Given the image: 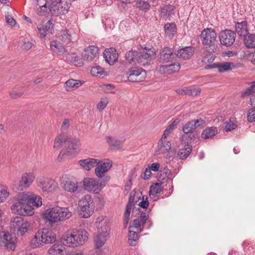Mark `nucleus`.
Instances as JSON below:
<instances>
[{
    "mask_svg": "<svg viewBox=\"0 0 255 255\" xmlns=\"http://www.w3.org/2000/svg\"><path fill=\"white\" fill-rule=\"evenodd\" d=\"M22 200L27 202V205H29L33 211V207L36 208L39 207L42 205V199L40 197L37 198V197H31L30 196L27 195L25 194V196L22 197Z\"/></svg>",
    "mask_w": 255,
    "mask_h": 255,
    "instance_id": "22",
    "label": "nucleus"
},
{
    "mask_svg": "<svg viewBox=\"0 0 255 255\" xmlns=\"http://www.w3.org/2000/svg\"><path fill=\"white\" fill-rule=\"evenodd\" d=\"M137 233L136 232L130 230L129 234L128 235V240L130 242L129 244L130 245H135L136 241L137 239Z\"/></svg>",
    "mask_w": 255,
    "mask_h": 255,
    "instance_id": "52",
    "label": "nucleus"
},
{
    "mask_svg": "<svg viewBox=\"0 0 255 255\" xmlns=\"http://www.w3.org/2000/svg\"><path fill=\"white\" fill-rule=\"evenodd\" d=\"M198 137V133L196 131H192L188 134H185L182 136V141H185L184 143L191 142Z\"/></svg>",
    "mask_w": 255,
    "mask_h": 255,
    "instance_id": "43",
    "label": "nucleus"
},
{
    "mask_svg": "<svg viewBox=\"0 0 255 255\" xmlns=\"http://www.w3.org/2000/svg\"><path fill=\"white\" fill-rule=\"evenodd\" d=\"M24 196H25L24 193L18 195L16 202L12 205L11 210L13 213L23 216H31L33 214L34 211H32V209L29 205H27V202L22 200Z\"/></svg>",
    "mask_w": 255,
    "mask_h": 255,
    "instance_id": "5",
    "label": "nucleus"
},
{
    "mask_svg": "<svg viewBox=\"0 0 255 255\" xmlns=\"http://www.w3.org/2000/svg\"><path fill=\"white\" fill-rule=\"evenodd\" d=\"M142 199V201L139 202L138 205L143 209H146L149 205L147 196H143Z\"/></svg>",
    "mask_w": 255,
    "mask_h": 255,
    "instance_id": "59",
    "label": "nucleus"
},
{
    "mask_svg": "<svg viewBox=\"0 0 255 255\" xmlns=\"http://www.w3.org/2000/svg\"><path fill=\"white\" fill-rule=\"evenodd\" d=\"M35 176L32 173H25L22 175L18 189L22 190V187H28L33 181Z\"/></svg>",
    "mask_w": 255,
    "mask_h": 255,
    "instance_id": "23",
    "label": "nucleus"
},
{
    "mask_svg": "<svg viewBox=\"0 0 255 255\" xmlns=\"http://www.w3.org/2000/svg\"><path fill=\"white\" fill-rule=\"evenodd\" d=\"M164 29L166 34L173 35L176 32V26L173 23H167L164 25Z\"/></svg>",
    "mask_w": 255,
    "mask_h": 255,
    "instance_id": "46",
    "label": "nucleus"
},
{
    "mask_svg": "<svg viewBox=\"0 0 255 255\" xmlns=\"http://www.w3.org/2000/svg\"><path fill=\"white\" fill-rule=\"evenodd\" d=\"M225 124V129L226 131H231V130L235 129L237 127V126L231 120L229 122H227Z\"/></svg>",
    "mask_w": 255,
    "mask_h": 255,
    "instance_id": "60",
    "label": "nucleus"
},
{
    "mask_svg": "<svg viewBox=\"0 0 255 255\" xmlns=\"http://www.w3.org/2000/svg\"><path fill=\"white\" fill-rule=\"evenodd\" d=\"M218 133L217 128L215 127L206 128L201 134V137L204 139L212 138Z\"/></svg>",
    "mask_w": 255,
    "mask_h": 255,
    "instance_id": "35",
    "label": "nucleus"
},
{
    "mask_svg": "<svg viewBox=\"0 0 255 255\" xmlns=\"http://www.w3.org/2000/svg\"><path fill=\"white\" fill-rule=\"evenodd\" d=\"M110 178V175L105 176L103 178H100L99 180L85 178L83 180V185L87 190L97 194L105 186Z\"/></svg>",
    "mask_w": 255,
    "mask_h": 255,
    "instance_id": "4",
    "label": "nucleus"
},
{
    "mask_svg": "<svg viewBox=\"0 0 255 255\" xmlns=\"http://www.w3.org/2000/svg\"><path fill=\"white\" fill-rule=\"evenodd\" d=\"M128 80L131 82H139L144 80L146 71L141 68L132 67L127 72Z\"/></svg>",
    "mask_w": 255,
    "mask_h": 255,
    "instance_id": "10",
    "label": "nucleus"
},
{
    "mask_svg": "<svg viewBox=\"0 0 255 255\" xmlns=\"http://www.w3.org/2000/svg\"><path fill=\"white\" fill-rule=\"evenodd\" d=\"M38 185L43 191L53 192L57 187V183L52 179L44 177L37 179Z\"/></svg>",
    "mask_w": 255,
    "mask_h": 255,
    "instance_id": "13",
    "label": "nucleus"
},
{
    "mask_svg": "<svg viewBox=\"0 0 255 255\" xmlns=\"http://www.w3.org/2000/svg\"><path fill=\"white\" fill-rule=\"evenodd\" d=\"M180 68V64L179 63H175L168 65L160 66L159 71L161 72L162 70L164 72L166 71L168 74H170L178 72Z\"/></svg>",
    "mask_w": 255,
    "mask_h": 255,
    "instance_id": "32",
    "label": "nucleus"
},
{
    "mask_svg": "<svg viewBox=\"0 0 255 255\" xmlns=\"http://www.w3.org/2000/svg\"><path fill=\"white\" fill-rule=\"evenodd\" d=\"M158 146L160 152L162 153H165L171 149V144L169 141H163L160 139L158 142Z\"/></svg>",
    "mask_w": 255,
    "mask_h": 255,
    "instance_id": "40",
    "label": "nucleus"
},
{
    "mask_svg": "<svg viewBox=\"0 0 255 255\" xmlns=\"http://www.w3.org/2000/svg\"><path fill=\"white\" fill-rule=\"evenodd\" d=\"M171 177V172L167 167L161 168L157 174L158 180H163L166 178L170 179Z\"/></svg>",
    "mask_w": 255,
    "mask_h": 255,
    "instance_id": "41",
    "label": "nucleus"
},
{
    "mask_svg": "<svg viewBox=\"0 0 255 255\" xmlns=\"http://www.w3.org/2000/svg\"><path fill=\"white\" fill-rule=\"evenodd\" d=\"M68 30H65L61 32L60 40L65 44H68L71 41V35Z\"/></svg>",
    "mask_w": 255,
    "mask_h": 255,
    "instance_id": "48",
    "label": "nucleus"
},
{
    "mask_svg": "<svg viewBox=\"0 0 255 255\" xmlns=\"http://www.w3.org/2000/svg\"><path fill=\"white\" fill-rule=\"evenodd\" d=\"M11 229L18 235L22 236L29 230L30 224L25 217L16 216L12 217L10 220Z\"/></svg>",
    "mask_w": 255,
    "mask_h": 255,
    "instance_id": "6",
    "label": "nucleus"
},
{
    "mask_svg": "<svg viewBox=\"0 0 255 255\" xmlns=\"http://www.w3.org/2000/svg\"><path fill=\"white\" fill-rule=\"evenodd\" d=\"M88 233L84 230H73L67 233L62 238L63 244L67 246L76 247L83 245L88 239Z\"/></svg>",
    "mask_w": 255,
    "mask_h": 255,
    "instance_id": "2",
    "label": "nucleus"
},
{
    "mask_svg": "<svg viewBox=\"0 0 255 255\" xmlns=\"http://www.w3.org/2000/svg\"><path fill=\"white\" fill-rule=\"evenodd\" d=\"M244 43L249 48H255V34H248L244 38Z\"/></svg>",
    "mask_w": 255,
    "mask_h": 255,
    "instance_id": "36",
    "label": "nucleus"
},
{
    "mask_svg": "<svg viewBox=\"0 0 255 255\" xmlns=\"http://www.w3.org/2000/svg\"><path fill=\"white\" fill-rule=\"evenodd\" d=\"M194 49L192 46H186L175 51V54L184 60L190 59L194 54Z\"/></svg>",
    "mask_w": 255,
    "mask_h": 255,
    "instance_id": "21",
    "label": "nucleus"
},
{
    "mask_svg": "<svg viewBox=\"0 0 255 255\" xmlns=\"http://www.w3.org/2000/svg\"><path fill=\"white\" fill-rule=\"evenodd\" d=\"M65 84L66 86V90L70 91L73 88H78L82 85V83L79 80L70 79L67 81Z\"/></svg>",
    "mask_w": 255,
    "mask_h": 255,
    "instance_id": "42",
    "label": "nucleus"
},
{
    "mask_svg": "<svg viewBox=\"0 0 255 255\" xmlns=\"http://www.w3.org/2000/svg\"><path fill=\"white\" fill-rule=\"evenodd\" d=\"M200 38L203 45L207 44L211 40L217 39V33L215 30L211 28L203 29L200 34Z\"/></svg>",
    "mask_w": 255,
    "mask_h": 255,
    "instance_id": "17",
    "label": "nucleus"
},
{
    "mask_svg": "<svg viewBox=\"0 0 255 255\" xmlns=\"http://www.w3.org/2000/svg\"><path fill=\"white\" fill-rule=\"evenodd\" d=\"M79 210L80 215L84 218L91 216L94 212V205L91 195L87 194L79 201Z\"/></svg>",
    "mask_w": 255,
    "mask_h": 255,
    "instance_id": "7",
    "label": "nucleus"
},
{
    "mask_svg": "<svg viewBox=\"0 0 255 255\" xmlns=\"http://www.w3.org/2000/svg\"><path fill=\"white\" fill-rule=\"evenodd\" d=\"M70 5L67 0H52L48 9L53 15L58 16L66 13Z\"/></svg>",
    "mask_w": 255,
    "mask_h": 255,
    "instance_id": "9",
    "label": "nucleus"
},
{
    "mask_svg": "<svg viewBox=\"0 0 255 255\" xmlns=\"http://www.w3.org/2000/svg\"><path fill=\"white\" fill-rule=\"evenodd\" d=\"M189 89L187 88L177 89L175 90L176 92L180 95H188Z\"/></svg>",
    "mask_w": 255,
    "mask_h": 255,
    "instance_id": "64",
    "label": "nucleus"
},
{
    "mask_svg": "<svg viewBox=\"0 0 255 255\" xmlns=\"http://www.w3.org/2000/svg\"><path fill=\"white\" fill-rule=\"evenodd\" d=\"M205 46V49L207 52L209 53L218 54L220 52L219 44L217 39L210 41L207 44L204 45Z\"/></svg>",
    "mask_w": 255,
    "mask_h": 255,
    "instance_id": "27",
    "label": "nucleus"
},
{
    "mask_svg": "<svg viewBox=\"0 0 255 255\" xmlns=\"http://www.w3.org/2000/svg\"><path fill=\"white\" fill-rule=\"evenodd\" d=\"M9 195V192L7 190L0 187V202H3L6 200Z\"/></svg>",
    "mask_w": 255,
    "mask_h": 255,
    "instance_id": "54",
    "label": "nucleus"
},
{
    "mask_svg": "<svg viewBox=\"0 0 255 255\" xmlns=\"http://www.w3.org/2000/svg\"><path fill=\"white\" fill-rule=\"evenodd\" d=\"M37 29L40 37L43 38L46 35L53 33L54 31V24L49 20L45 24L43 23L39 25L37 27Z\"/></svg>",
    "mask_w": 255,
    "mask_h": 255,
    "instance_id": "18",
    "label": "nucleus"
},
{
    "mask_svg": "<svg viewBox=\"0 0 255 255\" xmlns=\"http://www.w3.org/2000/svg\"><path fill=\"white\" fill-rule=\"evenodd\" d=\"M137 211H138L139 213V216L137 218H139V221L142 224V229H143L144 227V224H145L146 221L148 218V212H146V211H141V209L139 207L136 208L135 207H133L132 211V215H133L134 216H136V214H134Z\"/></svg>",
    "mask_w": 255,
    "mask_h": 255,
    "instance_id": "33",
    "label": "nucleus"
},
{
    "mask_svg": "<svg viewBox=\"0 0 255 255\" xmlns=\"http://www.w3.org/2000/svg\"><path fill=\"white\" fill-rule=\"evenodd\" d=\"M173 10V8H171L170 6H166L162 9L161 13L163 15L169 16L172 13L171 11Z\"/></svg>",
    "mask_w": 255,
    "mask_h": 255,
    "instance_id": "63",
    "label": "nucleus"
},
{
    "mask_svg": "<svg viewBox=\"0 0 255 255\" xmlns=\"http://www.w3.org/2000/svg\"><path fill=\"white\" fill-rule=\"evenodd\" d=\"M247 119L251 123L255 122V108H252L249 110Z\"/></svg>",
    "mask_w": 255,
    "mask_h": 255,
    "instance_id": "56",
    "label": "nucleus"
},
{
    "mask_svg": "<svg viewBox=\"0 0 255 255\" xmlns=\"http://www.w3.org/2000/svg\"><path fill=\"white\" fill-rule=\"evenodd\" d=\"M64 189L69 192H75L78 189V184L77 182L71 180H67L63 185Z\"/></svg>",
    "mask_w": 255,
    "mask_h": 255,
    "instance_id": "39",
    "label": "nucleus"
},
{
    "mask_svg": "<svg viewBox=\"0 0 255 255\" xmlns=\"http://www.w3.org/2000/svg\"><path fill=\"white\" fill-rule=\"evenodd\" d=\"M180 121V120L179 119H176L167 127V128L170 131L175 129Z\"/></svg>",
    "mask_w": 255,
    "mask_h": 255,
    "instance_id": "62",
    "label": "nucleus"
},
{
    "mask_svg": "<svg viewBox=\"0 0 255 255\" xmlns=\"http://www.w3.org/2000/svg\"><path fill=\"white\" fill-rule=\"evenodd\" d=\"M72 215L68 208L59 206L51 207L43 213V216L50 224L69 219Z\"/></svg>",
    "mask_w": 255,
    "mask_h": 255,
    "instance_id": "1",
    "label": "nucleus"
},
{
    "mask_svg": "<svg viewBox=\"0 0 255 255\" xmlns=\"http://www.w3.org/2000/svg\"><path fill=\"white\" fill-rule=\"evenodd\" d=\"M174 50L169 47H164L160 50L159 61L161 63L171 62L174 59Z\"/></svg>",
    "mask_w": 255,
    "mask_h": 255,
    "instance_id": "14",
    "label": "nucleus"
},
{
    "mask_svg": "<svg viewBox=\"0 0 255 255\" xmlns=\"http://www.w3.org/2000/svg\"><path fill=\"white\" fill-rule=\"evenodd\" d=\"M63 143H67V151L68 154H71V150L75 152H78L80 150L81 142L78 138H74L70 139L64 132L60 133L55 139L53 147L54 148L59 149L61 147Z\"/></svg>",
    "mask_w": 255,
    "mask_h": 255,
    "instance_id": "3",
    "label": "nucleus"
},
{
    "mask_svg": "<svg viewBox=\"0 0 255 255\" xmlns=\"http://www.w3.org/2000/svg\"><path fill=\"white\" fill-rule=\"evenodd\" d=\"M104 72V69L103 68L101 67L100 66H97L94 67L92 68L91 70V74L94 76H97L99 74L102 75Z\"/></svg>",
    "mask_w": 255,
    "mask_h": 255,
    "instance_id": "53",
    "label": "nucleus"
},
{
    "mask_svg": "<svg viewBox=\"0 0 255 255\" xmlns=\"http://www.w3.org/2000/svg\"><path fill=\"white\" fill-rule=\"evenodd\" d=\"M48 12L46 2L42 5L40 6L37 10V14L39 15H44Z\"/></svg>",
    "mask_w": 255,
    "mask_h": 255,
    "instance_id": "57",
    "label": "nucleus"
},
{
    "mask_svg": "<svg viewBox=\"0 0 255 255\" xmlns=\"http://www.w3.org/2000/svg\"><path fill=\"white\" fill-rule=\"evenodd\" d=\"M191 121L193 122L192 123L195 129L205 123V121L201 118Z\"/></svg>",
    "mask_w": 255,
    "mask_h": 255,
    "instance_id": "61",
    "label": "nucleus"
},
{
    "mask_svg": "<svg viewBox=\"0 0 255 255\" xmlns=\"http://www.w3.org/2000/svg\"><path fill=\"white\" fill-rule=\"evenodd\" d=\"M192 146L185 144L183 148L180 149L178 152L177 156L180 159H185L190 155L192 151Z\"/></svg>",
    "mask_w": 255,
    "mask_h": 255,
    "instance_id": "34",
    "label": "nucleus"
},
{
    "mask_svg": "<svg viewBox=\"0 0 255 255\" xmlns=\"http://www.w3.org/2000/svg\"><path fill=\"white\" fill-rule=\"evenodd\" d=\"M135 198V196L134 195L133 196H132L131 194H130L129 196V197L128 202L126 205V211H125V213L124 214V218H125L124 221H126V224H128V220L129 218L130 211L131 209L132 204H133V207H135L134 203H136L138 201L137 200H136L134 201Z\"/></svg>",
    "mask_w": 255,
    "mask_h": 255,
    "instance_id": "30",
    "label": "nucleus"
},
{
    "mask_svg": "<svg viewBox=\"0 0 255 255\" xmlns=\"http://www.w3.org/2000/svg\"><path fill=\"white\" fill-rule=\"evenodd\" d=\"M162 187L161 184L159 183H156L152 184L150 187V192H154V194H158L162 191Z\"/></svg>",
    "mask_w": 255,
    "mask_h": 255,
    "instance_id": "51",
    "label": "nucleus"
},
{
    "mask_svg": "<svg viewBox=\"0 0 255 255\" xmlns=\"http://www.w3.org/2000/svg\"><path fill=\"white\" fill-rule=\"evenodd\" d=\"M97 227L99 233H103L105 235H107L108 233L110 230L109 223L104 220H102L98 223L97 222Z\"/></svg>",
    "mask_w": 255,
    "mask_h": 255,
    "instance_id": "38",
    "label": "nucleus"
},
{
    "mask_svg": "<svg viewBox=\"0 0 255 255\" xmlns=\"http://www.w3.org/2000/svg\"><path fill=\"white\" fill-rule=\"evenodd\" d=\"M50 48L55 52L63 53L65 51V48L61 45L60 42L56 41L51 42Z\"/></svg>",
    "mask_w": 255,
    "mask_h": 255,
    "instance_id": "45",
    "label": "nucleus"
},
{
    "mask_svg": "<svg viewBox=\"0 0 255 255\" xmlns=\"http://www.w3.org/2000/svg\"><path fill=\"white\" fill-rule=\"evenodd\" d=\"M48 254L51 255H67V252L63 245L54 244L49 250Z\"/></svg>",
    "mask_w": 255,
    "mask_h": 255,
    "instance_id": "29",
    "label": "nucleus"
},
{
    "mask_svg": "<svg viewBox=\"0 0 255 255\" xmlns=\"http://www.w3.org/2000/svg\"><path fill=\"white\" fill-rule=\"evenodd\" d=\"M41 230L43 241V245L54 243L56 240V234L49 229H42Z\"/></svg>",
    "mask_w": 255,
    "mask_h": 255,
    "instance_id": "20",
    "label": "nucleus"
},
{
    "mask_svg": "<svg viewBox=\"0 0 255 255\" xmlns=\"http://www.w3.org/2000/svg\"><path fill=\"white\" fill-rule=\"evenodd\" d=\"M99 48L94 45H90L83 51L82 56L84 60L90 62L96 57L98 54Z\"/></svg>",
    "mask_w": 255,
    "mask_h": 255,
    "instance_id": "16",
    "label": "nucleus"
},
{
    "mask_svg": "<svg viewBox=\"0 0 255 255\" xmlns=\"http://www.w3.org/2000/svg\"><path fill=\"white\" fill-rule=\"evenodd\" d=\"M98 163V159L90 158L82 159L79 161V164L87 170H91L92 168L96 166V164Z\"/></svg>",
    "mask_w": 255,
    "mask_h": 255,
    "instance_id": "26",
    "label": "nucleus"
},
{
    "mask_svg": "<svg viewBox=\"0 0 255 255\" xmlns=\"http://www.w3.org/2000/svg\"><path fill=\"white\" fill-rule=\"evenodd\" d=\"M103 56L106 61L110 65H113L118 58V54L115 48L106 49L103 52Z\"/></svg>",
    "mask_w": 255,
    "mask_h": 255,
    "instance_id": "19",
    "label": "nucleus"
},
{
    "mask_svg": "<svg viewBox=\"0 0 255 255\" xmlns=\"http://www.w3.org/2000/svg\"><path fill=\"white\" fill-rule=\"evenodd\" d=\"M155 49L152 48L143 49L137 51L136 62L140 66H145L148 65L150 61L155 57Z\"/></svg>",
    "mask_w": 255,
    "mask_h": 255,
    "instance_id": "8",
    "label": "nucleus"
},
{
    "mask_svg": "<svg viewBox=\"0 0 255 255\" xmlns=\"http://www.w3.org/2000/svg\"><path fill=\"white\" fill-rule=\"evenodd\" d=\"M233 65V63L226 62L223 63H219L218 64V70L219 72L223 73L230 70H232L231 65Z\"/></svg>",
    "mask_w": 255,
    "mask_h": 255,
    "instance_id": "47",
    "label": "nucleus"
},
{
    "mask_svg": "<svg viewBox=\"0 0 255 255\" xmlns=\"http://www.w3.org/2000/svg\"><path fill=\"white\" fill-rule=\"evenodd\" d=\"M191 121H190L183 127L182 131L185 134L196 131Z\"/></svg>",
    "mask_w": 255,
    "mask_h": 255,
    "instance_id": "49",
    "label": "nucleus"
},
{
    "mask_svg": "<svg viewBox=\"0 0 255 255\" xmlns=\"http://www.w3.org/2000/svg\"><path fill=\"white\" fill-rule=\"evenodd\" d=\"M132 227H134L137 229H139L140 231L142 230V224L139 221V218H136L132 221V225L130 226L129 228L131 229Z\"/></svg>",
    "mask_w": 255,
    "mask_h": 255,
    "instance_id": "55",
    "label": "nucleus"
},
{
    "mask_svg": "<svg viewBox=\"0 0 255 255\" xmlns=\"http://www.w3.org/2000/svg\"><path fill=\"white\" fill-rule=\"evenodd\" d=\"M235 30L239 36L244 38L249 33L247 22L243 21L237 22L235 24Z\"/></svg>",
    "mask_w": 255,
    "mask_h": 255,
    "instance_id": "24",
    "label": "nucleus"
},
{
    "mask_svg": "<svg viewBox=\"0 0 255 255\" xmlns=\"http://www.w3.org/2000/svg\"><path fill=\"white\" fill-rule=\"evenodd\" d=\"M205 46V49L207 52L209 53L218 54L220 52L219 44L217 39L210 41L207 44L204 45Z\"/></svg>",
    "mask_w": 255,
    "mask_h": 255,
    "instance_id": "28",
    "label": "nucleus"
},
{
    "mask_svg": "<svg viewBox=\"0 0 255 255\" xmlns=\"http://www.w3.org/2000/svg\"><path fill=\"white\" fill-rule=\"evenodd\" d=\"M219 37L221 44L229 47L234 43L236 33L232 30L226 29L220 32Z\"/></svg>",
    "mask_w": 255,
    "mask_h": 255,
    "instance_id": "11",
    "label": "nucleus"
},
{
    "mask_svg": "<svg viewBox=\"0 0 255 255\" xmlns=\"http://www.w3.org/2000/svg\"><path fill=\"white\" fill-rule=\"evenodd\" d=\"M106 140L112 150H119L123 148L124 140H120L110 136H107Z\"/></svg>",
    "mask_w": 255,
    "mask_h": 255,
    "instance_id": "25",
    "label": "nucleus"
},
{
    "mask_svg": "<svg viewBox=\"0 0 255 255\" xmlns=\"http://www.w3.org/2000/svg\"><path fill=\"white\" fill-rule=\"evenodd\" d=\"M137 51L136 50H130L127 52L125 55L127 63H131L136 62Z\"/></svg>",
    "mask_w": 255,
    "mask_h": 255,
    "instance_id": "44",
    "label": "nucleus"
},
{
    "mask_svg": "<svg viewBox=\"0 0 255 255\" xmlns=\"http://www.w3.org/2000/svg\"><path fill=\"white\" fill-rule=\"evenodd\" d=\"M112 163L109 161L104 162L99 160V163L96 164V167L95 169L96 175L101 178L107 176L105 173L108 171L112 167Z\"/></svg>",
    "mask_w": 255,
    "mask_h": 255,
    "instance_id": "15",
    "label": "nucleus"
},
{
    "mask_svg": "<svg viewBox=\"0 0 255 255\" xmlns=\"http://www.w3.org/2000/svg\"><path fill=\"white\" fill-rule=\"evenodd\" d=\"M136 7L142 10H148L150 8V5L147 1L139 0L136 3Z\"/></svg>",
    "mask_w": 255,
    "mask_h": 255,
    "instance_id": "50",
    "label": "nucleus"
},
{
    "mask_svg": "<svg viewBox=\"0 0 255 255\" xmlns=\"http://www.w3.org/2000/svg\"><path fill=\"white\" fill-rule=\"evenodd\" d=\"M108 104V100L107 98L101 99L100 102L97 105V108L102 111L103 110Z\"/></svg>",
    "mask_w": 255,
    "mask_h": 255,
    "instance_id": "58",
    "label": "nucleus"
},
{
    "mask_svg": "<svg viewBox=\"0 0 255 255\" xmlns=\"http://www.w3.org/2000/svg\"><path fill=\"white\" fill-rule=\"evenodd\" d=\"M42 246H43V241L41 234V230H39L31 239L30 242V246L32 248H36Z\"/></svg>",
    "mask_w": 255,
    "mask_h": 255,
    "instance_id": "31",
    "label": "nucleus"
},
{
    "mask_svg": "<svg viewBox=\"0 0 255 255\" xmlns=\"http://www.w3.org/2000/svg\"><path fill=\"white\" fill-rule=\"evenodd\" d=\"M15 239L12 237L8 232L0 231V245L6 249L13 251L15 248Z\"/></svg>",
    "mask_w": 255,
    "mask_h": 255,
    "instance_id": "12",
    "label": "nucleus"
},
{
    "mask_svg": "<svg viewBox=\"0 0 255 255\" xmlns=\"http://www.w3.org/2000/svg\"><path fill=\"white\" fill-rule=\"evenodd\" d=\"M107 235H105L104 233H99L96 236L94 237V240L96 248L99 249L102 247L107 240Z\"/></svg>",
    "mask_w": 255,
    "mask_h": 255,
    "instance_id": "37",
    "label": "nucleus"
}]
</instances>
